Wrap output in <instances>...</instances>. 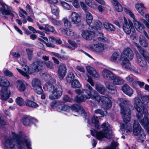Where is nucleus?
<instances>
[{
  "label": "nucleus",
  "instance_id": "nucleus-1",
  "mask_svg": "<svg viewBox=\"0 0 149 149\" xmlns=\"http://www.w3.org/2000/svg\"><path fill=\"white\" fill-rule=\"evenodd\" d=\"M141 99L143 103L139 98L135 97L134 105L137 112L136 114L137 118L141 125L147 130L149 129V118L147 109L143 105L146 107H149V96H144Z\"/></svg>",
  "mask_w": 149,
  "mask_h": 149
},
{
  "label": "nucleus",
  "instance_id": "nucleus-2",
  "mask_svg": "<svg viewBox=\"0 0 149 149\" xmlns=\"http://www.w3.org/2000/svg\"><path fill=\"white\" fill-rule=\"evenodd\" d=\"M75 92L79 95H81V97L77 96L75 98L74 100L77 102H84L86 100L91 98L98 103L101 102L103 107L106 109H109L111 107V101L107 97L104 96L101 97L97 96L90 93L87 89H77L75 90Z\"/></svg>",
  "mask_w": 149,
  "mask_h": 149
},
{
  "label": "nucleus",
  "instance_id": "nucleus-3",
  "mask_svg": "<svg viewBox=\"0 0 149 149\" xmlns=\"http://www.w3.org/2000/svg\"><path fill=\"white\" fill-rule=\"evenodd\" d=\"M120 101L121 102L120 104L121 113L125 123L120 124V129L123 134L127 135L131 133L132 130L131 125L128 123L130 119L131 112L129 107L130 103L125 98L120 99Z\"/></svg>",
  "mask_w": 149,
  "mask_h": 149
},
{
  "label": "nucleus",
  "instance_id": "nucleus-4",
  "mask_svg": "<svg viewBox=\"0 0 149 149\" xmlns=\"http://www.w3.org/2000/svg\"><path fill=\"white\" fill-rule=\"evenodd\" d=\"M12 138H9L6 135L3 136V143L5 149H13L15 146V141L18 145L19 149H22V148L25 145L28 149H30L31 142L29 139H26L20 135H17L13 132H12Z\"/></svg>",
  "mask_w": 149,
  "mask_h": 149
},
{
  "label": "nucleus",
  "instance_id": "nucleus-5",
  "mask_svg": "<svg viewBox=\"0 0 149 149\" xmlns=\"http://www.w3.org/2000/svg\"><path fill=\"white\" fill-rule=\"evenodd\" d=\"M92 123L95 124V127L97 129L102 128V130L97 131L91 130V133L93 136H95L97 139L99 140H102L104 138L110 139L112 137V131L110 130V127L108 122L104 123L100 127L97 117L93 116L92 119Z\"/></svg>",
  "mask_w": 149,
  "mask_h": 149
},
{
  "label": "nucleus",
  "instance_id": "nucleus-6",
  "mask_svg": "<svg viewBox=\"0 0 149 149\" xmlns=\"http://www.w3.org/2000/svg\"><path fill=\"white\" fill-rule=\"evenodd\" d=\"M44 88L50 94L49 98L52 100L59 99L61 96L63 90L60 84L58 83L54 86L49 81L46 83Z\"/></svg>",
  "mask_w": 149,
  "mask_h": 149
},
{
  "label": "nucleus",
  "instance_id": "nucleus-7",
  "mask_svg": "<svg viewBox=\"0 0 149 149\" xmlns=\"http://www.w3.org/2000/svg\"><path fill=\"white\" fill-rule=\"evenodd\" d=\"M44 64V63L42 61H39L34 62L31 65V68L30 69H29L28 66L24 65H23L22 70L17 68V69L22 75L28 79L29 77L28 73L32 74L34 72H38L42 69Z\"/></svg>",
  "mask_w": 149,
  "mask_h": 149
},
{
  "label": "nucleus",
  "instance_id": "nucleus-8",
  "mask_svg": "<svg viewBox=\"0 0 149 149\" xmlns=\"http://www.w3.org/2000/svg\"><path fill=\"white\" fill-rule=\"evenodd\" d=\"M133 133L134 136H138V140L139 142H142L145 139L146 135L144 131L140 126L138 122L134 120L133 126Z\"/></svg>",
  "mask_w": 149,
  "mask_h": 149
},
{
  "label": "nucleus",
  "instance_id": "nucleus-9",
  "mask_svg": "<svg viewBox=\"0 0 149 149\" xmlns=\"http://www.w3.org/2000/svg\"><path fill=\"white\" fill-rule=\"evenodd\" d=\"M126 12L133 19L134 25L136 30L140 33H143L146 38L149 39V32L147 33L145 31L144 26L137 21L133 13L129 10H127Z\"/></svg>",
  "mask_w": 149,
  "mask_h": 149
},
{
  "label": "nucleus",
  "instance_id": "nucleus-10",
  "mask_svg": "<svg viewBox=\"0 0 149 149\" xmlns=\"http://www.w3.org/2000/svg\"><path fill=\"white\" fill-rule=\"evenodd\" d=\"M0 4L2 6V8H0V15L5 18H6V15H10L13 17H14V14L11 11V8L10 6L2 1H0Z\"/></svg>",
  "mask_w": 149,
  "mask_h": 149
},
{
  "label": "nucleus",
  "instance_id": "nucleus-11",
  "mask_svg": "<svg viewBox=\"0 0 149 149\" xmlns=\"http://www.w3.org/2000/svg\"><path fill=\"white\" fill-rule=\"evenodd\" d=\"M123 22V28L124 31L125 33L127 34H130L131 30L133 32L135 31L132 22L130 20H128V22L126 18L124 17Z\"/></svg>",
  "mask_w": 149,
  "mask_h": 149
},
{
  "label": "nucleus",
  "instance_id": "nucleus-12",
  "mask_svg": "<svg viewBox=\"0 0 149 149\" xmlns=\"http://www.w3.org/2000/svg\"><path fill=\"white\" fill-rule=\"evenodd\" d=\"M136 56L138 64L142 68V71H146L148 69V66L146 61L138 53H136Z\"/></svg>",
  "mask_w": 149,
  "mask_h": 149
},
{
  "label": "nucleus",
  "instance_id": "nucleus-13",
  "mask_svg": "<svg viewBox=\"0 0 149 149\" xmlns=\"http://www.w3.org/2000/svg\"><path fill=\"white\" fill-rule=\"evenodd\" d=\"M32 85L36 92L38 94L42 93L43 90L41 86V82L38 79H33L32 80Z\"/></svg>",
  "mask_w": 149,
  "mask_h": 149
},
{
  "label": "nucleus",
  "instance_id": "nucleus-14",
  "mask_svg": "<svg viewBox=\"0 0 149 149\" xmlns=\"http://www.w3.org/2000/svg\"><path fill=\"white\" fill-rule=\"evenodd\" d=\"M133 57V51L130 48H127L124 49L121 56L120 58L131 60Z\"/></svg>",
  "mask_w": 149,
  "mask_h": 149
},
{
  "label": "nucleus",
  "instance_id": "nucleus-15",
  "mask_svg": "<svg viewBox=\"0 0 149 149\" xmlns=\"http://www.w3.org/2000/svg\"><path fill=\"white\" fill-rule=\"evenodd\" d=\"M69 19L72 23L74 24L79 23L81 21V17L77 13L75 12H72L69 16Z\"/></svg>",
  "mask_w": 149,
  "mask_h": 149
},
{
  "label": "nucleus",
  "instance_id": "nucleus-16",
  "mask_svg": "<svg viewBox=\"0 0 149 149\" xmlns=\"http://www.w3.org/2000/svg\"><path fill=\"white\" fill-rule=\"evenodd\" d=\"M66 68L65 64L61 63L59 66L58 71V76L61 79H62L66 74Z\"/></svg>",
  "mask_w": 149,
  "mask_h": 149
},
{
  "label": "nucleus",
  "instance_id": "nucleus-17",
  "mask_svg": "<svg viewBox=\"0 0 149 149\" xmlns=\"http://www.w3.org/2000/svg\"><path fill=\"white\" fill-rule=\"evenodd\" d=\"M135 8L139 13L142 16H144L145 14L146 8L143 3H139L136 4Z\"/></svg>",
  "mask_w": 149,
  "mask_h": 149
},
{
  "label": "nucleus",
  "instance_id": "nucleus-18",
  "mask_svg": "<svg viewBox=\"0 0 149 149\" xmlns=\"http://www.w3.org/2000/svg\"><path fill=\"white\" fill-rule=\"evenodd\" d=\"M81 35L84 39L90 40L94 38L95 33L93 31L84 30L82 32Z\"/></svg>",
  "mask_w": 149,
  "mask_h": 149
},
{
  "label": "nucleus",
  "instance_id": "nucleus-19",
  "mask_svg": "<svg viewBox=\"0 0 149 149\" xmlns=\"http://www.w3.org/2000/svg\"><path fill=\"white\" fill-rule=\"evenodd\" d=\"M122 90L126 95L129 96H131L133 93V90L127 84H124L121 88Z\"/></svg>",
  "mask_w": 149,
  "mask_h": 149
},
{
  "label": "nucleus",
  "instance_id": "nucleus-20",
  "mask_svg": "<svg viewBox=\"0 0 149 149\" xmlns=\"http://www.w3.org/2000/svg\"><path fill=\"white\" fill-rule=\"evenodd\" d=\"M102 73L103 78L105 79L111 80L114 78V74L107 69H104Z\"/></svg>",
  "mask_w": 149,
  "mask_h": 149
},
{
  "label": "nucleus",
  "instance_id": "nucleus-21",
  "mask_svg": "<svg viewBox=\"0 0 149 149\" xmlns=\"http://www.w3.org/2000/svg\"><path fill=\"white\" fill-rule=\"evenodd\" d=\"M135 44V45L137 47L140 54L149 63V54H148L147 51L141 48L137 43H136Z\"/></svg>",
  "mask_w": 149,
  "mask_h": 149
},
{
  "label": "nucleus",
  "instance_id": "nucleus-22",
  "mask_svg": "<svg viewBox=\"0 0 149 149\" xmlns=\"http://www.w3.org/2000/svg\"><path fill=\"white\" fill-rule=\"evenodd\" d=\"M37 121V120L33 118H30L27 116H24L22 118V122L23 125L26 126L29 125L30 123H33Z\"/></svg>",
  "mask_w": 149,
  "mask_h": 149
},
{
  "label": "nucleus",
  "instance_id": "nucleus-23",
  "mask_svg": "<svg viewBox=\"0 0 149 149\" xmlns=\"http://www.w3.org/2000/svg\"><path fill=\"white\" fill-rule=\"evenodd\" d=\"M90 47L97 52H102L104 48V45L101 43L94 44L92 45Z\"/></svg>",
  "mask_w": 149,
  "mask_h": 149
},
{
  "label": "nucleus",
  "instance_id": "nucleus-24",
  "mask_svg": "<svg viewBox=\"0 0 149 149\" xmlns=\"http://www.w3.org/2000/svg\"><path fill=\"white\" fill-rule=\"evenodd\" d=\"M86 69L88 72L92 76L96 78H98L99 77L98 72L92 67L88 66L86 67Z\"/></svg>",
  "mask_w": 149,
  "mask_h": 149
},
{
  "label": "nucleus",
  "instance_id": "nucleus-25",
  "mask_svg": "<svg viewBox=\"0 0 149 149\" xmlns=\"http://www.w3.org/2000/svg\"><path fill=\"white\" fill-rule=\"evenodd\" d=\"M113 80V85H121L124 82V80L120 77L114 75V78L111 79Z\"/></svg>",
  "mask_w": 149,
  "mask_h": 149
},
{
  "label": "nucleus",
  "instance_id": "nucleus-26",
  "mask_svg": "<svg viewBox=\"0 0 149 149\" xmlns=\"http://www.w3.org/2000/svg\"><path fill=\"white\" fill-rule=\"evenodd\" d=\"M120 60L122 61L121 65L123 68L127 69H129L130 68L131 64L129 60L128 59H125L124 58H120Z\"/></svg>",
  "mask_w": 149,
  "mask_h": 149
},
{
  "label": "nucleus",
  "instance_id": "nucleus-27",
  "mask_svg": "<svg viewBox=\"0 0 149 149\" xmlns=\"http://www.w3.org/2000/svg\"><path fill=\"white\" fill-rule=\"evenodd\" d=\"M44 30L45 31L46 33L51 32L54 34L57 33V32L55 30V28L54 26L48 24L45 25Z\"/></svg>",
  "mask_w": 149,
  "mask_h": 149
},
{
  "label": "nucleus",
  "instance_id": "nucleus-28",
  "mask_svg": "<svg viewBox=\"0 0 149 149\" xmlns=\"http://www.w3.org/2000/svg\"><path fill=\"white\" fill-rule=\"evenodd\" d=\"M111 3L117 11L121 12L122 10V6L117 0H112L111 1Z\"/></svg>",
  "mask_w": 149,
  "mask_h": 149
},
{
  "label": "nucleus",
  "instance_id": "nucleus-29",
  "mask_svg": "<svg viewBox=\"0 0 149 149\" xmlns=\"http://www.w3.org/2000/svg\"><path fill=\"white\" fill-rule=\"evenodd\" d=\"M18 90L20 91H24L26 87L24 83L21 81H17L16 83Z\"/></svg>",
  "mask_w": 149,
  "mask_h": 149
},
{
  "label": "nucleus",
  "instance_id": "nucleus-30",
  "mask_svg": "<svg viewBox=\"0 0 149 149\" xmlns=\"http://www.w3.org/2000/svg\"><path fill=\"white\" fill-rule=\"evenodd\" d=\"M99 36L101 37H98L96 38L93 39V41H96L97 42L102 41L103 42H109L110 40L108 37H105L103 36V34L101 33H99Z\"/></svg>",
  "mask_w": 149,
  "mask_h": 149
},
{
  "label": "nucleus",
  "instance_id": "nucleus-31",
  "mask_svg": "<svg viewBox=\"0 0 149 149\" xmlns=\"http://www.w3.org/2000/svg\"><path fill=\"white\" fill-rule=\"evenodd\" d=\"M102 26V24L100 21L99 20H96L94 21L92 28L94 30H97L100 29Z\"/></svg>",
  "mask_w": 149,
  "mask_h": 149
},
{
  "label": "nucleus",
  "instance_id": "nucleus-32",
  "mask_svg": "<svg viewBox=\"0 0 149 149\" xmlns=\"http://www.w3.org/2000/svg\"><path fill=\"white\" fill-rule=\"evenodd\" d=\"M105 28L108 31H112L115 30V28L114 26L109 23L105 22L103 24Z\"/></svg>",
  "mask_w": 149,
  "mask_h": 149
},
{
  "label": "nucleus",
  "instance_id": "nucleus-33",
  "mask_svg": "<svg viewBox=\"0 0 149 149\" xmlns=\"http://www.w3.org/2000/svg\"><path fill=\"white\" fill-rule=\"evenodd\" d=\"M95 89L101 94L104 93L106 90L104 86L100 84H97L96 85Z\"/></svg>",
  "mask_w": 149,
  "mask_h": 149
},
{
  "label": "nucleus",
  "instance_id": "nucleus-34",
  "mask_svg": "<svg viewBox=\"0 0 149 149\" xmlns=\"http://www.w3.org/2000/svg\"><path fill=\"white\" fill-rule=\"evenodd\" d=\"M25 104L27 106L33 108H36L38 106L36 103L29 100H27L26 101Z\"/></svg>",
  "mask_w": 149,
  "mask_h": 149
},
{
  "label": "nucleus",
  "instance_id": "nucleus-35",
  "mask_svg": "<svg viewBox=\"0 0 149 149\" xmlns=\"http://www.w3.org/2000/svg\"><path fill=\"white\" fill-rule=\"evenodd\" d=\"M86 22L88 24L90 25L93 21V16L92 14L88 12H86Z\"/></svg>",
  "mask_w": 149,
  "mask_h": 149
},
{
  "label": "nucleus",
  "instance_id": "nucleus-36",
  "mask_svg": "<svg viewBox=\"0 0 149 149\" xmlns=\"http://www.w3.org/2000/svg\"><path fill=\"white\" fill-rule=\"evenodd\" d=\"M51 7L52 13L57 16L58 15L59 10L58 7L54 4L51 5Z\"/></svg>",
  "mask_w": 149,
  "mask_h": 149
},
{
  "label": "nucleus",
  "instance_id": "nucleus-37",
  "mask_svg": "<svg viewBox=\"0 0 149 149\" xmlns=\"http://www.w3.org/2000/svg\"><path fill=\"white\" fill-rule=\"evenodd\" d=\"M139 43L143 47H146L148 46V43L146 40L145 38L142 36H140L139 37Z\"/></svg>",
  "mask_w": 149,
  "mask_h": 149
},
{
  "label": "nucleus",
  "instance_id": "nucleus-38",
  "mask_svg": "<svg viewBox=\"0 0 149 149\" xmlns=\"http://www.w3.org/2000/svg\"><path fill=\"white\" fill-rule=\"evenodd\" d=\"M119 55L117 52L114 53L110 58V60L112 62H116L119 60Z\"/></svg>",
  "mask_w": 149,
  "mask_h": 149
},
{
  "label": "nucleus",
  "instance_id": "nucleus-39",
  "mask_svg": "<svg viewBox=\"0 0 149 149\" xmlns=\"http://www.w3.org/2000/svg\"><path fill=\"white\" fill-rule=\"evenodd\" d=\"M107 88L109 91H114L116 88V87L114 85H112L109 82L105 81L104 82Z\"/></svg>",
  "mask_w": 149,
  "mask_h": 149
},
{
  "label": "nucleus",
  "instance_id": "nucleus-40",
  "mask_svg": "<svg viewBox=\"0 0 149 149\" xmlns=\"http://www.w3.org/2000/svg\"><path fill=\"white\" fill-rule=\"evenodd\" d=\"M49 41L53 43L55 42L58 44H61L62 43V42L61 40L59 39H56L53 36H50L49 37Z\"/></svg>",
  "mask_w": 149,
  "mask_h": 149
},
{
  "label": "nucleus",
  "instance_id": "nucleus-41",
  "mask_svg": "<svg viewBox=\"0 0 149 149\" xmlns=\"http://www.w3.org/2000/svg\"><path fill=\"white\" fill-rule=\"evenodd\" d=\"M64 23V25L66 28H69L71 27V22L69 21L68 18H65L63 19Z\"/></svg>",
  "mask_w": 149,
  "mask_h": 149
},
{
  "label": "nucleus",
  "instance_id": "nucleus-42",
  "mask_svg": "<svg viewBox=\"0 0 149 149\" xmlns=\"http://www.w3.org/2000/svg\"><path fill=\"white\" fill-rule=\"evenodd\" d=\"M74 75L72 72H70L66 78V80L68 83L72 82L74 78Z\"/></svg>",
  "mask_w": 149,
  "mask_h": 149
},
{
  "label": "nucleus",
  "instance_id": "nucleus-43",
  "mask_svg": "<svg viewBox=\"0 0 149 149\" xmlns=\"http://www.w3.org/2000/svg\"><path fill=\"white\" fill-rule=\"evenodd\" d=\"M49 18L52 23L55 25L59 26L61 25L62 24L61 21L56 20L52 17H49Z\"/></svg>",
  "mask_w": 149,
  "mask_h": 149
},
{
  "label": "nucleus",
  "instance_id": "nucleus-44",
  "mask_svg": "<svg viewBox=\"0 0 149 149\" xmlns=\"http://www.w3.org/2000/svg\"><path fill=\"white\" fill-rule=\"evenodd\" d=\"M86 4L90 7L95 8L94 5H96V3L93 0H85Z\"/></svg>",
  "mask_w": 149,
  "mask_h": 149
},
{
  "label": "nucleus",
  "instance_id": "nucleus-45",
  "mask_svg": "<svg viewBox=\"0 0 149 149\" xmlns=\"http://www.w3.org/2000/svg\"><path fill=\"white\" fill-rule=\"evenodd\" d=\"M16 103L20 106H22L25 104V102L24 99L21 97H18L15 100Z\"/></svg>",
  "mask_w": 149,
  "mask_h": 149
},
{
  "label": "nucleus",
  "instance_id": "nucleus-46",
  "mask_svg": "<svg viewBox=\"0 0 149 149\" xmlns=\"http://www.w3.org/2000/svg\"><path fill=\"white\" fill-rule=\"evenodd\" d=\"M81 86V84L77 80L75 79L72 82V86L73 88H79Z\"/></svg>",
  "mask_w": 149,
  "mask_h": 149
},
{
  "label": "nucleus",
  "instance_id": "nucleus-47",
  "mask_svg": "<svg viewBox=\"0 0 149 149\" xmlns=\"http://www.w3.org/2000/svg\"><path fill=\"white\" fill-rule=\"evenodd\" d=\"M74 110L76 112H81V113H84L85 111L82 107L79 105L75 104L73 105Z\"/></svg>",
  "mask_w": 149,
  "mask_h": 149
},
{
  "label": "nucleus",
  "instance_id": "nucleus-48",
  "mask_svg": "<svg viewBox=\"0 0 149 149\" xmlns=\"http://www.w3.org/2000/svg\"><path fill=\"white\" fill-rule=\"evenodd\" d=\"M86 88L89 90V91H88L90 93H93V94L97 96H100L98 93L96 92V91L94 90L89 84H86Z\"/></svg>",
  "mask_w": 149,
  "mask_h": 149
},
{
  "label": "nucleus",
  "instance_id": "nucleus-49",
  "mask_svg": "<svg viewBox=\"0 0 149 149\" xmlns=\"http://www.w3.org/2000/svg\"><path fill=\"white\" fill-rule=\"evenodd\" d=\"M68 42L71 45V46H69L68 47L72 49H74L77 47V43L74 42L70 40H68Z\"/></svg>",
  "mask_w": 149,
  "mask_h": 149
},
{
  "label": "nucleus",
  "instance_id": "nucleus-50",
  "mask_svg": "<svg viewBox=\"0 0 149 149\" xmlns=\"http://www.w3.org/2000/svg\"><path fill=\"white\" fill-rule=\"evenodd\" d=\"M26 51L28 55V59L31 60L33 56V50L29 49H26Z\"/></svg>",
  "mask_w": 149,
  "mask_h": 149
},
{
  "label": "nucleus",
  "instance_id": "nucleus-51",
  "mask_svg": "<svg viewBox=\"0 0 149 149\" xmlns=\"http://www.w3.org/2000/svg\"><path fill=\"white\" fill-rule=\"evenodd\" d=\"M136 84H138L140 88H142L144 86L145 83L144 82H141L140 81H134L132 83V86L134 88L135 85Z\"/></svg>",
  "mask_w": 149,
  "mask_h": 149
},
{
  "label": "nucleus",
  "instance_id": "nucleus-52",
  "mask_svg": "<svg viewBox=\"0 0 149 149\" xmlns=\"http://www.w3.org/2000/svg\"><path fill=\"white\" fill-rule=\"evenodd\" d=\"M60 3V4L66 9L70 10L71 8V6L65 2L61 1Z\"/></svg>",
  "mask_w": 149,
  "mask_h": 149
},
{
  "label": "nucleus",
  "instance_id": "nucleus-53",
  "mask_svg": "<svg viewBox=\"0 0 149 149\" xmlns=\"http://www.w3.org/2000/svg\"><path fill=\"white\" fill-rule=\"evenodd\" d=\"M54 55L58 58L63 60H66L69 58V56L67 55H62L58 53H54Z\"/></svg>",
  "mask_w": 149,
  "mask_h": 149
},
{
  "label": "nucleus",
  "instance_id": "nucleus-54",
  "mask_svg": "<svg viewBox=\"0 0 149 149\" xmlns=\"http://www.w3.org/2000/svg\"><path fill=\"white\" fill-rule=\"evenodd\" d=\"M118 144L116 142H113L111 143L110 147H108L105 148L99 149H116L117 146H118Z\"/></svg>",
  "mask_w": 149,
  "mask_h": 149
},
{
  "label": "nucleus",
  "instance_id": "nucleus-55",
  "mask_svg": "<svg viewBox=\"0 0 149 149\" xmlns=\"http://www.w3.org/2000/svg\"><path fill=\"white\" fill-rule=\"evenodd\" d=\"M104 109L103 108H101V109H99L95 110L94 111V113L97 114H99L102 116H104Z\"/></svg>",
  "mask_w": 149,
  "mask_h": 149
},
{
  "label": "nucleus",
  "instance_id": "nucleus-56",
  "mask_svg": "<svg viewBox=\"0 0 149 149\" xmlns=\"http://www.w3.org/2000/svg\"><path fill=\"white\" fill-rule=\"evenodd\" d=\"M60 104V103L58 102V101H54L51 102L50 104L52 108H56V109L57 104Z\"/></svg>",
  "mask_w": 149,
  "mask_h": 149
},
{
  "label": "nucleus",
  "instance_id": "nucleus-57",
  "mask_svg": "<svg viewBox=\"0 0 149 149\" xmlns=\"http://www.w3.org/2000/svg\"><path fill=\"white\" fill-rule=\"evenodd\" d=\"M45 64L47 68L51 69L54 68L53 64L50 61H45Z\"/></svg>",
  "mask_w": 149,
  "mask_h": 149
},
{
  "label": "nucleus",
  "instance_id": "nucleus-58",
  "mask_svg": "<svg viewBox=\"0 0 149 149\" xmlns=\"http://www.w3.org/2000/svg\"><path fill=\"white\" fill-rule=\"evenodd\" d=\"M58 102L60 103V104H57V106L56 107V109L58 111H62L63 104V102L58 101Z\"/></svg>",
  "mask_w": 149,
  "mask_h": 149
},
{
  "label": "nucleus",
  "instance_id": "nucleus-59",
  "mask_svg": "<svg viewBox=\"0 0 149 149\" xmlns=\"http://www.w3.org/2000/svg\"><path fill=\"white\" fill-rule=\"evenodd\" d=\"M63 100L64 102H71L73 100L70 97H69L67 95L64 96L63 98Z\"/></svg>",
  "mask_w": 149,
  "mask_h": 149
},
{
  "label": "nucleus",
  "instance_id": "nucleus-60",
  "mask_svg": "<svg viewBox=\"0 0 149 149\" xmlns=\"http://www.w3.org/2000/svg\"><path fill=\"white\" fill-rule=\"evenodd\" d=\"M66 34L69 36H72L74 35V33L73 31L70 29H67Z\"/></svg>",
  "mask_w": 149,
  "mask_h": 149
},
{
  "label": "nucleus",
  "instance_id": "nucleus-61",
  "mask_svg": "<svg viewBox=\"0 0 149 149\" xmlns=\"http://www.w3.org/2000/svg\"><path fill=\"white\" fill-rule=\"evenodd\" d=\"M134 76L132 74L128 76L125 78L126 81L129 82H132L134 80Z\"/></svg>",
  "mask_w": 149,
  "mask_h": 149
},
{
  "label": "nucleus",
  "instance_id": "nucleus-62",
  "mask_svg": "<svg viewBox=\"0 0 149 149\" xmlns=\"http://www.w3.org/2000/svg\"><path fill=\"white\" fill-rule=\"evenodd\" d=\"M37 33H38L41 35V37L43 39L47 41H48V39L47 38V37H44L45 34L43 32L38 31H37Z\"/></svg>",
  "mask_w": 149,
  "mask_h": 149
},
{
  "label": "nucleus",
  "instance_id": "nucleus-63",
  "mask_svg": "<svg viewBox=\"0 0 149 149\" xmlns=\"http://www.w3.org/2000/svg\"><path fill=\"white\" fill-rule=\"evenodd\" d=\"M87 81L92 86H94V83L91 77L88 76Z\"/></svg>",
  "mask_w": 149,
  "mask_h": 149
},
{
  "label": "nucleus",
  "instance_id": "nucleus-64",
  "mask_svg": "<svg viewBox=\"0 0 149 149\" xmlns=\"http://www.w3.org/2000/svg\"><path fill=\"white\" fill-rule=\"evenodd\" d=\"M5 75L6 76L11 77L13 75V74L8 70H6L4 72Z\"/></svg>",
  "mask_w": 149,
  "mask_h": 149
}]
</instances>
